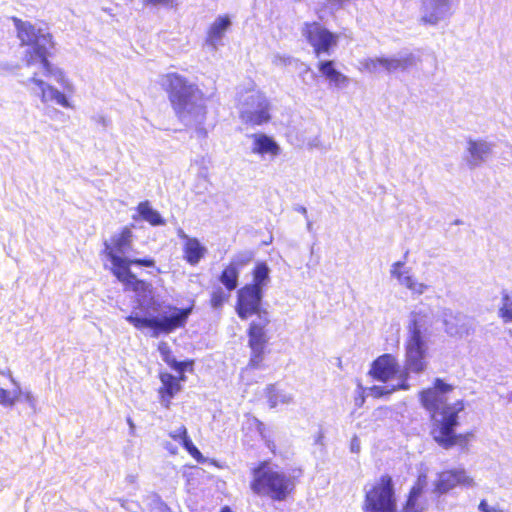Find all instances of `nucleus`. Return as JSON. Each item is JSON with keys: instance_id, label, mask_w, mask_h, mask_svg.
I'll use <instances>...</instances> for the list:
<instances>
[{"instance_id": "423d86ee", "label": "nucleus", "mask_w": 512, "mask_h": 512, "mask_svg": "<svg viewBox=\"0 0 512 512\" xmlns=\"http://www.w3.org/2000/svg\"><path fill=\"white\" fill-rule=\"evenodd\" d=\"M426 315L421 312H412L408 323V336L406 338L404 369L401 379L408 382L409 374H421L428 366V344L425 339V329H422Z\"/></svg>"}, {"instance_id": "b1692460", "label": "nucleus", "mask_w": 512, "mask_h": 512, "mask_svg": "<svg viewBox=\"0 0 512 512\" xmlns=\"http://www.w3.org/2000/svg\"><path fill=\"white\" fill-rule=\"evenodd\" d=\"M403 265L404 264L400 261L394 263L391 270L392 275L396 277L400 283H402L406 288L411 290L413 293L419 295L423 294L427 289V286L423 283L414 281L411 276L404 275V273L401 271Z\"/></svg>"}, {"instance_id": "20e7f679", "label": "nucleus", "mask_w": 512, "mask_h": 512, "mask_svg": "<svg viewBox=\"0 0 512 512\" xmlns=\"http://www.w3.org/2000/svg\"><path fill=\"white\" fill-rule=\"evenodd\" d=\"M16 31L17 38L22 46H27L23 62L28 68L40 65L45 77L55 76L61 79L63 73L60 69L53 66L49 61L52 55L51 50L54 49L55 43L53 37L49 33H42L32 23L23 21L17 17L11 18Z\"/></svg>"}, {"instance_id": "a878e982", "label": "nucleus", "mask_w": 512, "mask_h": 512, "mask_svg": "<svg viewBox=\"0 0 512 512\" xmlns=\"http://www.w3.org/2000/svg\"><path fill=\"white\" fill-rule=\"evenodd\" d=\"M136 209L140 218L147 221L152 226L163 225L165 222L161 215L151 208L150 203L147 200L140 202Z\"/></svg>"}, {"instance_id": "4468645a", "label": "nucleus", "mask_w": 512, "mask_h": 512, "mask_svg": "<svg viewBox=\"0 0 512 512\" xmlns=\"http://www.w3.org/2000/svg\"><path fill=\"white\" fill-rule=\"evenodd\" d=\"M427 485V474L425 472L419 473L407 493L406 500L403 503L400 512H424L426 509L424 493Z\"/></svg>"}, {"instance_id": "72a5a7b5", "label": "nucleus", "mask_w": 512, "mask_h": 512, "mask_svg": "<svg viewBox=\"0 0 512 512\" xmlns=\"http://www.w3.org/2000/svg\"><path fill=\"white\" fill-rule=\"evenodd\" d=\"M159 351L162 355V358L163 360L167 363V359H174L172 357V352L170 350V348L168 347V345L166 343H161L159 345Z\"/></svg>"}, {"instance_id": "2f4dec72", "label": "nucleus", "mask_w": 512, "mask_h": 512, "mask_svg": "<svg viewBox=\"0 0 512 512\" xmlns=\"http://www.w3.org/2000/svg\"><path fill=\"white\" fill-rule=\"evenodd\" d=\"M167 364L174 370H176L180 375H183L184 371L187 368L192 369L193 361H176L175 359H167Z\"/></svg>"}, {"instance_id": "393cba45", "label": "nucleus", "mask_w": 512, "mask_h": 512, "mask_svg": "<svg viewBox=\"0 0 512 512\" xmlns=\"http://www.w3.org/2000/svg\"><path fill=\"white\" fill-rule=\"evenodd\" d=\"M468 151L470 153L472 162L474 164H479L483 162L486 157L490 154L491 148L490 145L485 141H468Z\"/></svg>"}, {"instance_id": "e433bc0d", "label": "nucleus", "mask_w": 512, "mask_h": 512, "mask_svg": "<svg viewBox=\"0 0 512 512\" xmlns=\"http://www.w3.org/2000/svg\"><path fill=\"white\" fill-rule=\"evenodd\" d=\"M479 509L482 511V512H491L490 508H489V505L487 504V502L485 500H482L479 504Z\"/></svg>"}, {"instance_id": "5701e85b", "label": "nucleus", "mask_w": 512, "mask_h": 512, "mask_svg": "<svg viewBox=\"0 0 512 512\" xmlns=\"http://www.w3.org/2000/svg\"><path fill=\"white\" fill-rule=\"evenodd\" d=\"M252 137L254 139L252 149L254 153L260 155L270 154L272 156L280 154V147L271 137L265 134H254Z\"/></svg>"}, {"instance_id": "9b49d317", "label": "nucleus", "mask_w": 512, "mask_h": 512, "mask_svg": "<svg viewBox=\"0 0 512 512\" xmlns=\"http://www.w3.org/2000/svg\"><path fill=\"white\" fill-rule=\"evenodd\" d=\"M301 32L316 57L330 54L338 44V35L317 21L305 22Z\"/></svg>"}, {"instance_id": "7ed1b4c3", "label": "nucleus", "mask_w": 512, "mask_h": 512, "mask_svg": "<svg viewBox=\"0 0 512 512\" xmlns=\"http://www.w3.org/2000/svg\"><path fill=\"white\" fill-rule=\"evenodd\" d=\"M263 290L255 286H242L236 295L235 311L241 320L257 316L260 321H252L247 328L250 357L247 367L256 370L263 367L269 343L266 326L270 323L268 312L262 307Z\"/></svg>"}, {"instance_id": "39448f33", "label": "nucleus", "mask_w": 512, "mask_h": 512, "mask_svg": "<svg viewBox=\"0 0 512 512\" xmlns=\"http://www.w3.org/2000/svg\"><path fill=\"white\" fill-rule=\"evenodd\" d=\"M251 479L249 488L260 498H267L273 502H284L295 491L294 478L284 471L272 467L269 460H262L250 469Z\"/></svg>"}, {"instance_id": "58836bf2", "label": "nucleus", "mask_w": 512, "mask_h": 512, "mask_svg": "<svg viewBox=\"0 0 512 512\" xmlns=\"http://www.w3.org/2000/svg\"><path fill=\"white\" fill-rule=\"evenodd\" d=\"M388 410V407H379L376 411L379 413H386Z\"/></svg>"}, {"instance_id": "a211bd4d", "label": "nucleus", "mask_w": 512, "mask_h": 512, "mask_svg": "<svg viewBox=\"0 0 512 512\" xmlns=\"http://www.w3.org/2000/svg\"><path fill=\"white\" fill-rule=\"evenodd\" d=\"M184 240L183 258L191 266H196L207 253V249L195 237H189L186 234L180 235Z\"/></svg>"}, {"instance_id": "412c9836", "label": "nucleus", "mask_w": 512, "mask_h": 512, "mask_svg": "<svg viewBox=\"0 0 512 512\" xmlns=\"http://www.w3.org/2000/svg\"><path fill=\"white\" fill-rule=\"evenodd\" d=\"M317 68L330 83L337 86L345 85L348 83V78L335 67L333 60H322L317 63Z\"/></svg>"}, {"instance_id": "2eb2a0df", "label": "nucleus", "mask_w": 512, "mask_h": 512, "mask_svg": "<svg viewBox=\"0 0 512 512\" xmlns=\"http://www.w3.org/2000/svg\"><path fill=\"white\" fill-rule=\"evenodd\" d=\"M159 379L161 382L158 388V397L162 406L166 409L170 408L172 399L181 391V381L185 380L184 375L175 377L168 372L159 373Z\"/></svg>"}, {"instance_id": "4be33fe9", "label": "nucleus", "mask_w": 512, "mask_h": 512, "mask_svg": "<svg viewBox=\"0 0 512 512\" xmlns=\"http://www.w3.org/2000/svg\"><path fill=\"white\" fill-rule=\"evenodd\" d=\"M230 24L231 21L228 15L219 16L207 30V43L210 45H215L217 42H219L224 36L225 32L228 30Z\"/></svg>"}, {"instance_id": "9d476101", "label": "nucleus", "mask_w": 512, "mask_h": 512, "mask_svg": "<svg viewBox=\"0 0 512 512\" xmlns=\"http://www.w3.org/2000/svg\"><path fill=\"white\" fill-rule=\"evenodd\" d=\"M250 260L251 257L232 260L223 267L217 277L223 287H214L210 293L209 304L212 308L219 309L229 300L231 292L238 286L240 269Z\"/></svg>"}, {"instance_id": "c756f323", "label": "nucleus", "mask_w": 512, "mask_h": 512, "mask_svg": "<svg viewBox=\"0 0 512 512\" xmlns=\"http://www.w3.org/2000/svg\"><path fill=\"white\" fill-rule=\"evenodd\" d=\"M499 316L505 323L512 322V293L504 292L502 294Z\"/></svg>"}, {"instance_id": "7c9ffc66", "label": "nucleus", "mask_w": 512, "mask_h": 512, "mask_svg": "<svg viewBox=\"0 0 512 512\" xmlns=\"http://www.w3.org/2000/svg\"><path fill=\"white\" fill-rule=\"evenodd\" d=\"M20 392L12 394L4 388H0V405L4 407H12L19 399Z\"/></svg>"}, {"instance_id": "6ab92c4d", "label": "nucleus", "mask_w": 512, "mask_h": 512, "mask_svg": "<svg viewBox=\"0 0 512 512\" xmlns=\"http://www.w3.org/2000/svg\"><path fill=\"white\" fill-rule=\"evenodd\" d=\"M242 122L249 126H259L270 121L269 105L265 100L257 104L256 110H245L240 114Z\"/></svg>"}, {"instance_id": "cd10ccee", "label": "nucleus", "mask_w": 512, "mask_h": 512, "mask_svg": "<svg viewBox=\"0 0 512 512\" xmlns=\"http://www.w3.org/2000/svg\"><path fill=\"white\" fill-rule=\"evenodd\" d=\"M409 388L410 384L405 379H401V381H399L396 385H392L390 388L374 385L369 388V392L374 399H379L384 396H388L393 392L399 390H408Z\"/></svg>"}, {"instance_id": "473e14b6", "label": "nucleus", "mask_w": 512, "mask_h": 512, "mask_svg": "<svg viewBox=\"0 0 512 512\" xmlns=\"http://www.w3.org/2000/svg\"><path fill=\"white\" fill-rule=\"evenodd\" d=\"M265 394H266V398H267L270 408H275L279 402L278 401V392L276 390L275 385H269L266 388Z\"/></svg>"}, {"instance_id": "6e6552de", "label": "nucleus", "mask_w": 512, "mask_h": 512, "mask_svg": "<svg viewBox=\"0 0 512 512\" xmlns=\"http://www.w3.org/2000/svg\"><path fill=\"white\" fill-rule=\"evenodd\" d=\"M192 309V306L178 308L169 304L164 307L160 317L147 318L137 315H128L126 320L136 329H151L153 335L157 337L160 334H170L177 329L185 327L192 313Z\"/></svg>"}, {"instance_id": "f704fd0d", "label": "nucleus", "mask_w": 512, "mask_h": 512, "mask_svg": "<svg viewBox=\"0 0 512 512\" xmlns=\"http://www.w3.org/2000/svg\"><path fill=\"white\" fill-rule=\"evenodd\" d=\"M146 2L149 4H152V5H159V4L168 5V4H172L173 0H146Z\"/></svg>"}, {"instance_id": "4c0bfd02", "label": "nucleus", "mask_w": 512, "mask_h": 512, "mask_svg": "<svg viewBox=\"0 0 512 512\" xmlns=\"http://www.w3.org/2000/svg\"><path fill=\"white\" fill-rule=\"evenodd\" d=\"M219 512H233V511L228 505H225L220 508Z\"/></svg>"}, {"instance_id": "f8f14e48", "label": "nucleus", "mask_w": 512, "mask_h": 512, "mask_svg": "<svg viewBox=\"0 0 512 512\" xmlns=\"http://www.w3.org/2000/svg\"><path fill=\"white\" fill-rule=\"evenodd\" d=\"M474 485V480L463 468H451L437 473L433 481L432 493L440 497L457 487L469 488Z\"/></svg>"}, {"instance_id": "c9c22d12", "label": "nucleus", "mask_w": 512, "mask_h": 512, "mask_svg": "<svg viewBox=\"0 0 512 512\" xmlns=\"http://www.w3.org/2000/svg\"><path fill=\"white\" fill-rule=\"evenodd\" d=\"M365 402V395H364V391H361L358 395V397L356 398V404L361 407Z\"/></svg>"}, {"instance_id": "ddd939ff", "label": "nucleus", "mask_w": 512, "mask_h": 512, "mask_svg": "<svg viewBox=\"0 0 512 512\" xmlns=\"http://www.w3.org/2000/svg\"><path fill=\"white\" fill-rule=\"evenodd\" d=\"M402 372L397 357L390 353H384L373 360L368 375L374 380L386 383L398 376L401 378Z\"/></svg>"}, {"instance_id": "1a4fd4ad", "label": "nucleus", "mask_w": 512, "mask_h": 512, "mask_svg": "<svg viewBox=\"0 0 512 512\" xmlns=\"http://www.w3.org/2000/svg\"><path fill=\"white\" fill-rule=\"evenodd\" d=\"M363 512H398L393 479L389 474L381 475L366 492Z\"/></svg>"}, {"instance_id": "c85d7f7f", "label": "nucleus", "mask_w": 512, "mask_h": 512, "mask_svg": "<svg viewBox=\"0 0 512 512\" xmlns=\"http://www.w3.org/2000/svg\"><path fill=\"white\" fill-rule=\"evenodd\" d=\"M400 66V62L397 59H390L385 57H378L369 59L365 63V67L371 71H378L380 69L391 71L397 69Z\"/></svg>"}, {"instance_id": "f257e3e1", "label": "nucleus", "mask_w": 512, "mask_h": 512, "mask_svg": "<svg viewBox=\"0 0 512 512\" xmlns=\"http://www.w3.org/2000/svg\"><path fill=\"white\" fill-rule=\"evenodd\" d=\"M454 386L442 378H435L432 385L418 392V400L428 413L431 422L430 435L443 449L458 446L467 449L473 432L456 433L459 425V413L465 408L463 400L450 404L446 397L453 392Z\"/></svg>"}, {"instance_id": "0eeeda50", "label": "nucleus", "mask_w": 512, "mask_h": 512, "mask_svg": "<svg viewBox=\"0 0 512 512\" xmlns=\"http://www.w3.org/2000/svg\"><path fill=\"white\" fill-rule=\"evenodd\" d=\"M161 88L167 94L170 105L178 117L191 113L204 95L198 85L177 72H168L161 77Z\"/></svg>"}, {"instance_id": "aec40b11", "label": "nucleus", "mask_w": 512, "mask_h": 512, "mask_svg": "<svg viewBox=\"0 0 512 512\" xmlns=\"http://www.w3.org/2000/svg\"><path fill=\"white\" fill-rule=\"evenodd\" d=\"M169 437L174 441L180 442L183 448L198 463L205 462V458L203 457L200 450L194 445L193 441L189 436L188 430L184 425H181L177 430L170 432Z\"/></svg>"}, {"instance_id": "f03ea898", "label": "nucleus", "mask_w": 512, "mask_h": 512, "mask_svg": "<svg viewBox=\"0 0 512 512\" xmlns=\"http://www.w3.org/2000/svg\"><path fill=\"white\" fill-rule=\"evenodd\" d=\"M133 232L129 226H124L120 231L112 235L109 241H105L102 254L105 255L111 262L112 275L124 285L126 290L134 292L141 297H147L153 293V285L137 277L131 271V266H140L152 268L155 266L156 261L151 257L144 258H127L120 256L130 250L133 245Z\"/></svg>"}, {"instance_id": "bb28decb", "label": "nucleus", "mask_w": 512, "mask_h": 512, "mask_svg": "<svg viewBox=\"0 0 512 512\" xmlns=\"http://www.w3.org/2000/svg\"><path fill=\"white\" fill-rule=\"evenodd\" d=\"M269 280V268L265 262H258L252 270V282L247 286H255L262 289Z\"/></svg>"}, {"instance_id": "f3484780", "label": "nucleus", "mask_w": 512, "mask_h": 512, "mask_svg": "<svg viewBox=\"0 0 512 512\" xmlns=\"http://www.w3.org/2000/svg\"><path fill=\"white\" fill-rule=\"evenodd\" d=\"M27 82L34 84L39 88V92L36 93V95L40 98L42 103L54 101L55 103L64 108H72V105L68 101L67 97L53 86L41 80L38 77L37 73H34L33 76Z\"/></svg>"}, {"instance_id": "dca6fc26", "label": "nucleus", "mask_w": 512, "mask_h": 512, "mask_svg": "<svg viewBox=\"0 0 512 512\" xmlns=\"http://www.w3.org/2000/svg\"><path fill=\"white\" fill-rule=\"evenodd\" d=\"M449 0H421L423 15L420 19L424 25H437L449 12Z\"/></svg>"}]
</instances>
